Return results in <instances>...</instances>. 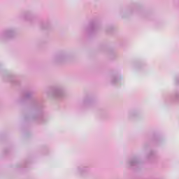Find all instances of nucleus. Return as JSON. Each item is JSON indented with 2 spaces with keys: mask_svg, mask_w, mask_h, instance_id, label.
I'll return each mask as SVG.
<instances>
[{
  "mask_svg": "<svg viewBox=\"0 0 179 179\" xmlns=\"http://www.w3.org/2000/svg\"><path fill=\"white\" fill-rule=\"evenodd\" d=\"M171 101H179V92H175L170 96Z\"/></svg>",
  "mask_w": 179,
  "mask_h": 179,
  "instance_id": "423d86ee",
  "label": "nucleus"
},
{
  "mask_svg": "<svg viewBox=\"0 0 179 179\" xmlns=\"http://www.w3.org/2000/svg\"><path fill=\"white\" fill-rule=\"evenodd\" d=\"M14 34H15V32L13 31V30L8 29V30L4 31L2 33L1 36L4 37V38H10L11 37H13Z\"/></svg>",
  "mask_w": 179,
  "mask_h": 179,
  "instance_id": "7ed1b4c3",
  "label": "nucleus"
},
{
  "mask_svg": "<svg viewBox=\"0 0 179 179\" xmlns=\"http://www.w3.org/2000/svg\"><path fill=\"white\" fill-rule=\"evenodd\" d=\"M64 88L62 87H55L50 90V96L55 99H61L64 97Z\"/></svg>",
  "mask_w": 179,
  "mask_h": 179,
  "instance_id": "f257e3e1",
  "label": "nucleus"
},
{
  "mask_svg": "<svg viewBox=\"0 0 179 179\" xmlns=\"http://www.w3.org/2000/svg\"><path fill=\"white\" fill-rule=\"evenodd\" d=\"M129 166L131 167H134L136 166H139V160L136 157H134L129 161Z\"/></svg>",
  "mask_w": 179,
  "mask_h": 179,
  "instance_id": "39448f33",
  "label": "nucleus"
},
{
  "mask_svg": "<svg viewBox=\"0 0 179 179\" xmlns=\"http://www.w3.org/2000/svg\"><path fill=\"white\" fill-rule=\"evenodd\" d=\"M24 19L25 20H31V15L29 13L25 14L24 15Z\"/></svg>",
  "mask_w": 179,
  "mask_h": 179,
  "instance_id": "9d476101",
  "label": "nucleus"
},
{
  "mask_svg": "<svg viewBox=\"0 0 179 179\" xmlns=\"http://www.w3.org/2000/svg\"><path fill=\"white\" fill-rule=\"evenodd\" d=\"M90 27L92 31H93L94 30L97 29V24L96 22H90Z\"/></svg>",
  "mask_w": 179,
  "mask_h": 179,
  "instance_id": "0eeeda50",
  "label": "nucleus"
},
{
  "mask_svg": "<svg viewBox=\"0 0 179 179\" xmlns=\"http://www.w3.org/2000/svg\"><path fill=\"white\" fill-rule=\"evenodd\" d=\"M33 96V92H26L24 94V99H30Z\"/></svg>",
  "mask_w": 179,
  "mask_h": 179,
  "instance_id": "6e6552de",
  "label": "nucleus"
},
{
  "mask_svg": "<svg viewBox=\"0 0 179 179\" xmlns=\"http://www.w3.org/2000/svg\"><path fill=\"white\" fill-rule=\"evenodd\" d=\"M89 171V167L87 166H78L76 169V173H77V174H85V173H87Z\"/></svg>",
  "mask_w": 179,
  "mask_h": 179,
  "instance_id": "f03ea898",
  "label": "nucleus"
},
{
  "mask_svg": "<svg viewBox=\"0 0 179 179\" xmlns=\"http://www.w3.org/2000/svg\"><path fill=\"white\" fill-rule=\"evenodd\" d=\"M34 120L36 121V122H39V124H43V122H44V115L43 113L37 114L34 117Z\"/></svg>",
  "mask_w": 179,
  "mask_h": 179,
  "instance_id": "20e7f679",
  "label": "nucleus"
},
{
  "mask_svg": "<svg viewBox=\"0 0 179 179\" xmlns=\"http://www.w3.org/2000/svg\"><path fill=\"white\" fill-rule=\"evenodd\" d=\"M121 80V77H113V80H112V83L115 84V83H118V82Z\"/></svg>",
  "mask_w": 179,
  "mask_h": 179,
  "instance_id": "1a4fd4ad",
  "label": "nucleus"
},
{
  "mask_svg": "<svg viewBox=\"0 0 179 179\" xmlns=\"http://www.w3.org/2000/svg\"><path fill=\"white\" fill-rule=\"evenodd\" d=\"M8 80H9V82H15V78L12 76L9 75Z\"/></svg>",
  "mask_w": 179,
  "mask_h": 179,
  "instance_id": "ddd939ff",
  "label": "nucleus"
},
{
  "mask_svg": "<svg viewBox=\"0 0 179 179\" xmlns=\"http://www.w3.org/2000/svg\"><path fill=\"white\" fill-rule=\"evenodd\" d=\"M137 113L135 110H131L129 112V117H135Z\"/></svg>",
  "mask_w": 179,
  "mask_h": 179,
  "instance_id": "9b49d317",
  "label": "nucleus"
},
{
  "mask_svg": "<svg viewBox=\"0 0 179 179\" xmlns=\"http://www.w3.org/2000/svg\"><path fill=\"white\" fill-rule=\"evenodd\" d=\"M152 157H155V152L154 151H150V152L148 155V159H150Z\"/></svg>",
  "mask_w": 179,
  "mask_h": 179,
  "instance_id": "f8f14e48",
  "label": "nucleus"
}]
</instances>
